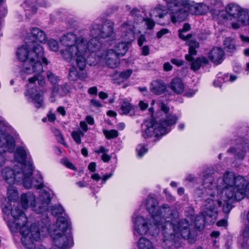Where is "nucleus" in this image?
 <instances>
[{
	"label": "nucleus",
	"mask_w": 249,
	"mask_h": 249,
	"mask_svg": "<svg viewBox=\"0 0 249 249\" xmlns=\"http://www.w3.org/2000/svg\"><path fill=\"white\" fill-rule=\"evenodd\" d=\"M57 112L63 116H64L66 115V111L63 107H59L57 108Z\"/></svg>",
	"instance_id": "338daca9"
},
{
	"label": "nucleus",
	"mask_w": 249,
	"mask_h": 249,
	"mask_svg": "<svg viewBox=\"0 0 249 249\" xmlns=\"http://www.w3.org/2000/svg\"><path fill=\"white\" fill-rule=\"evenodd\" d=\"M90 34L92 36L102 38L112 37L114 34V23L108 21L103 24L94 23L90 28Z\"/></svg>",
	"instance_id": "ddd939ff"
},
{
	"label": "nucleus",
	"mask_w": 249,
	"mask_h": 249,
	"mask_svg": "<svg viewBox=\"0 0 249 249\" xmlns=\"http://www.w3.org/2000/svg\"><path fill=\"white\" fill-rule=\"evenodd\" d=\"M145 42H146L145 36L143 35H141L138 39V44L139 46H142L143 44Z\"/></svg>",
	"instance_id": "5fc2aeb1"
},
{
	"label": "nucleus",
	"mask_w": 249,
	"mask_h": 249,
	"mask_svg": "<svg viewBox=\"0 0 249 249\" xmlns=\"http://www.w3.org/2000/svg\"><path fill=\"white\" fill-rule=\"evenodd\" d=\"M96 163L94 162H91L89 164L88 169L91 172H94L96 171Z\"/></svg>",
	"instance_id": "680f3d73"
},
{
	"label": "nucleus",
	"mask_w": 249,
	"mask_h": 249,
	"mask_svg": "<svg viewBox=\"0 0 249 249\" xmlns=\"http://www.w3.org/2000/svg\"><path fill=\"white\" fill-rule=\"evenodd\" d=\"M51 213L54 216L61 215L64 212L63 208L60 205H54L50 209Z\"/></svg>",
	"instance_id": "a19ab883"
},
{
	"label": "nucleus",
	"mask_w": 249,
	"mask_h": 249,
	"mask_svg": "<svg viewBox=\"0 0 249 249\" xmlns=\"http://www.w3.org/2000/svg\"><path fill=\"white\" fill-rule=\"evenodd\" d=\"M242 9V8L235 3H231L227 6L226 10L231 22L235 20Z\"/></svg>",
	"instance_id": "c85d7f7f"
},
{
	"label": "nucleus",
	"mask_w": 249,
	"mask_h": 249,
	"mask_svg": "<svg viewBox=\"0 0 249 249\" xmlns=\"http://www.w3.org/2000/svg\"><path fill=\"white\" fill-rule=\"evenodd\" d=\"M138 249H154V247L152 242L144 237L140 238L137 243Z\"/></svg>",
	"instance_id": "473e14b6"
},
{
	"label": "nucleus",
	"mask_w": 249,
	"mask_h": 249,
	"mask_svg": "<svg viewBox=\"0 0 249 249\" xmlns=\"http://www.w3.org/2000/svg\"><path fill=\"white\" fill-rule=\"evenodd\" d=\"M160 108L165 117L159 122L153 119L150 121H145L143 125L146 128L142 134L144 139L153 136L157 138L162 136L169 133L171 130V127L176 124L178 117L176 115L168 114L169 108L168 106L163 103H161Z\"/></svg>",
	"instance_id": "0eeeda50"
},
{
	"label": "nucleus",
	"mask_w": 249,
	"mask_h": 249,
	"mask_svg": "<svg viewBox=\"0 0 249 249\" xmlns=\"http://www.w3.org/2000/svg\"><path fill=\"white\" fill-rule=\"evenodd\" d=\"M212 168H207L202 173V185L205 189H196L195 195L198 197L204 195H210L215 197L218 191L223 190L226 197L230 201L241 200L245 196L249 197V181L242 176L235 177L231 172H227L223 175V178H216ZM249 180V173L247 176Z\"/></svg>",
	"instance_id": "f257e3e1"
},
{
	"label": "nucleus",
	"mask_w": 249,
	"mask_h": 249,
	"mask_svg": "<svg viewBox=\"0 0 249 249\" xmlns=\"http://www.w3.org/2000/svg\"><path fill=\"white\" fill-rule=\"evenodd\" d=\"M31 34L34 38L40 42H45L47 41L45 33L38 28H33Z\"/></svg>",
	"instance_id": "2f4dec72"
},
{
	"label": "nucleus",
	"mask_w": 249,
	"mask_h": 249,
	"mask_svg": "<svg viewBox=\"0 0 249 249\" xmlns=\"http://www.w3.org/2000/svg\"><path fill=\"white\" fill-rule=\"evenodd\" d=\"M247 148L249 149V142L240 144L236 147H232L229 149L228 152L235 154L236 158L243 159L247 151Z\"/></svg>",
	"instance_id": "a878e982"
},
{
	"label": "nucleus",
	"mask_w": 249,
	"mask_h": 249,
	"mask_svg": "<svg viewBox=\"0 0 249 249\" xmlns=\"http://www.w3.org/2000/svg\"><path fill=\"white\" fill-rule=\"evenodd\" d=\"M208 6L210 8L221 9L223 7V3L222 0H205Z\"/></svg>",
	"instance_id": "58836bf2"
},
{
	"label": "nucleus",
	"mask_w": 249,
	"mask_h": 249,
	"mask_svg": "<svg viewBox=\"0 0 249 249\" xmlns=\"http://www.w3.org/2000/svg\"><path fill=\"white\" fill-rule=\"evenodd\" d=\"M75 58L76 65L79 69V71H78L76 68L72 66L69 70L68 78L70 81L73 82H75L78 79L84 81L88 76L87 73L84 70L87 64L86 57H85V64L84 66L82 67L77 63V57H75Z\"/></svg>",
	"instance_id": "dca6fc26"
},
{
	"label": "nucleus",
	"mask_w": 249,
	"mask_h": 249,
	"mask_svg": "<svg viewBox=\"0 0 249 249\" xmlns=\"http://www.w3.org/2000/svg\"><path fill=\"white\" fill-rule=\"evenodd\" d=\"M110 157L107 153H104L102 156V160L105 162H108L110 160Z\"/></svg>",
	"instance_id": "774afa93"
},
{
	"label": "nucleus",
	"mask_w": 249,
	"mask_h": 249,
	"mask_svg": "<svg viewBox=\"0 0 249 249\" xmlns=\"http://www.w3.org/2000/svg\"><path fill=\"white\" fill-rule=\"evenodd\" d=\"M15 142L14 138L0 130V167L2 166L5 163L4 153L7 151L12 152L15 149Z\"/></svg>",
	"instance_id": "4468645a"
},
{
	"label": "nucleus",
	"mask_w": 249,
	"mask_h": 249,
	"mask_svg": "<svg viewBox=\"0 0 249 249\" xmlns=\"http://www.w3.org/2000/svg\"><path fill=\"white\" fill-rule=\"evenodd\" d=\"M150 53V48L148 46L145 45L142 48V54L144 56L148 55Z\"/></svg>",
	"instance_id": "864d4df0"
},
{
	"label": "nucleus",
	"mask_w": 249,
	"mask_h": 249,
	"mask_svg": "<svg viewBox=\"0 0 249 249\" xmlns=\"http://www.w3.org/2000/svg\"><path fill=\"white\" fill-rule=\"evenodd\" d=\"M167 89L165 83L160 80L153 81L151 85L150 90L156 95H160L164 93Z\"/></svg>",
	"instance_id": "bb28decb"
},
{
	"label": "nucleus",
	"mask_w": 249,
	"mask_h": 249,
	"mask_svg": "<svg viewBox=\"0 0 249 249\" xmlns=\"http://www.w3.org/2000/svg\"><path fill=\"white\" fill-rule=\"evenodd\" d=\"M166 4L167 7L170 11L176 8V7H179L180 6L185 7V6L189 5L188 0H162Z\"/></svg>",
	"instance_id": "7c9ffc66"
},
{
	"label": "nucleus",
	"mask_w": 249,
	"mask_h": 249,
	"mask_svg": "<svg viewBox=\"0 0 249 249\" xmlns=\"http://www.w3.org/2000/svg\"><path fill=\"white\" fill-rule=\"evenodd\" d=\"M25 94V96H29L35 102V106L36 108H39L43 105V92L41 94L36 90V92L34 93L32 90L28 89Z\"/></svg>",
	"instance_id": "cd10ccee"
},
{
	"label": "nucleus",
	"mask_w": 249,
	"mask_h": 249,
	"mask_svg": "<svg viewBox=\"0 0 249 249\" xmlns=\"http://www.w3.org/2000/svg\"><path fill=\"white\" fill-rule=\"evenodd\" d=\"M222 202L213 198H207L205 200L201 213L195 218V224L198 229H202L205 224H213L217 217L218 209Z\"/></svg>",
	"instance_id": "9d476101"
},
{
	"label": "nucleus",
	"mask_w": 249,
	"mask_h": 249,
	"mask_svg": "<svg viewBox=\"0 0 249 249\" xmlns=\"http://www.w3.org/2000/svg\"><path fill=\"white\" fill-rule=\"evenodd\" d=\"M143 20L145 22V24L147 26V28L149 30L152 29L155 25V22L150 18H144Z\"/></svg>",
	"instance_id": "8fccbe9b"
},
{
	"label": "nucleus",
	"mask_w": 249,
	"mask_h": 249,
	"mask_svg": "<svg viewBox=\"0 0 249 249\" xmlns=\"http://www.w3.org/2000/svg\"><path fill=\"white\" fill-rule=\"evenodd\" d=\"M83 136L84 133L81 131H73L71 133L73 139L77 144L81 143V137Z\"/></svg>",
	"instance_id": "37998d69"
},
{
	"label": "nucleus",
	"mask_w": 249,
	"mask_h": 249,
	"mask_svg": "<svg viewBox=\"0 0 249 249\" xmlns=\"http://www.w3.org/2000/svg\"><path fill=\"white\" fill-rule=\"evenodd\" d=\"M169 87L176 93L181 94L184 89V86L179 78H175L172 79Z\"/></svg>",
	"instance_id": "c756f323"
},
{
	"label": "nucleus",
	"mask_w": 249,
	"mask_h": 249,
	"mask_svg": "<svg viewBox=\"0 0 249 249\" xmlns=\"http://www.w3.org/2000/svg\"><path fill=\"white\" fill-rule=\"evenodd\" d=\"M248 236L244 235V230L242 234L239 236L238 238V246L242 249H248L249 248V243L248 242Z\"/></svg>",
	"instance_id": "e433bc0d"
},
{
	"label": "nucleus",
	"mask_w": 249,
	"mask_h": 249,
	"mask_svg": "<svg viewBox=\"0 0 249 249\" xmlns=\"http://www.w3.org/2000/svg\"><path fill=\"white\" fill-rule=\"evenodd\" d=\"M104 134L107 139H111L118 137V133L116 130H104Z\"/></svg>",
	"instance_id": "c03bdc74"
},
{
	"label": "nucleus",
	"mask_w": 249,
	"mask_h": 249,
	"mask_svg": "<svg viewBox=\"0 0 249 249\" xmlns=\"http://www.w3.org/2000/svg\"><path fill=\"white\" fill-rule=\"evenodd\" d=\"M16 54L20 61L24 62L21 72L22 78L25 79V74L34 73L33 77L28 78L27 88L32 89V85L34 84L36 81L39 86H43L45 84V80L41 75L43 72L42 63L47 65L49 62L44 56L43 47L36 42H32L19 47Z\"/></svg>",
	"instance_id": "f03ea898"
},
{
	"label": "nucleus",
	"mask_w": 249,
	"mask_h": 249,
	"mask_svg": "<svg viewBox=\"0 0 249 249\" xmlns=\"http://www.w3.org/2000/svg\"><path fill=\"white\" fill-rule=\"evenodd\" d=\"M227 200L225 201V203L224 204L223 206V210L224 213H230L232 209V203L234 202L235 200L230 201L228 198Z\"/></svg>",
	"instance_id": "de8ad7c7"
},
{
	"label": "nucleus",
	"mask_w": 249,
	"mask_h": 249,
	"mask_svg": "<svg viewBox=\"0 0 249 249\" xmlns=\"http://www.w3.org/2000/svg\"><path fill=\"white\" fill-rule=\"evenodd\" d=\"M90 103L93 106L96 107H100L102 106L101 103L99 101L95 99H91Z\"/></svg>",
	"instance_id": "052dcab7"
},
{
	"label": "nucleus",
	"mask_w": 249,
	"mask_h": 249,
	"mask_svg": "<svg viewBox=\"0 0 249 249\" xmlns=\"http://www.w3.org/2000/svg\"><path fill=\"white\" fill-rule=\"evenodd\" d=\"M28 150L23 147H18L14 155L15 159L18 162L22 163V165H28L29 163H31L32 164V168L33 169L32 162L28 161V163L25 162L26 159L28 156Z\"/></svg>",
	"instance_id": "b1692460"
},
{
	"label": "nucleus",
	"mask_w": 249,
	"mask_h": 249,
	"mask_svg": "<svg viewBox=\"0 0 249 249\" xmlns=\"http://www.w3.org/2000/svg\"><path fill=\"white\" fill-rule=\"evenodd\" d=\"M132 70L130 69L121 72L119 75V80L121 82H123L127 80L132 74Z\"/></svg>",
	"instance_id": "79ce46f5"
},
{
	"label": "nucleus",
	"mask_w": 249,
	"mask_h": 249,
	"mask_svg": "<svg viewBox=\"0 0 249 249\" xmlns=\"http://www.w3.org/2000/svg\"><path fill=\"white\" fill-rule=\"evenodd\" d=\"M120 107L118 110L119 113L121 115L130 114L133 116L135 114L138 107L136 106H132L131 104L126 100H122L120 102Z\"/></svg>",
	"instance_id": "5701e85b"
},
{
	"label": "nucleus",
	"mask_w": 249,
	"mask_h": 249,
	"mask_svg": "<svg viewBox=\"0 0 249 249\" xmlns=\"http://www.w3.org/2000/svg\"><path fill=\"white\" fill-rule=\"evenodd\" d=\"M166 13L165 6L161 4H159L153 9L151 10L150 15L151 17L154 16L155 17L162 18L166 15Z\"/></svg>",
	"instance_id": "72a5a7b5"
},
{
	"label": "nucleus",
	"mask_w": 249,
	"mask_h": 249,
	"mask_svg": "<svg viewBox=\"0 0 249 249\" xmlns=\"http://www.w3.org/2000/svg\"><path fill=\"white\" fill-rule=\"evenodd\" d=\"M135 28L131 21L124 22L119 28L120 36L126 41L121 42L115 44L114 50L119 56H123L128 51L127 43H131L135 38Z\"/></svg>",
	"instance_id": "f8f14e48"
},
{
	"label": "nucleus",
	"mask_w": 249,
	"mask_h": 249,
	"mask_svg": "<svg viewBox=\"0 0 249 249\" xmlns=\"http://www.w3.org/2000/svg\"><path fill=\"white\" fill-rule=\"evenodd\" d=\"M93 37L89 41L86 40V46L87 47V53L86 58L88 56V53H94L99 51L102 47V42L98 36H92Z\"/></svg>",
	"instance_id": "393cba45"
},
{
	"label": "nucleus",
	"mask_w": 249,
	"mask_h": 249,
	"mask_svg": "<svg viewBox=\"0 0 249 249\" xmlns=\"http://www.w3.org/2000/svg\"><path fill=\"white\" fill-rule=\"evenodd\" d=\"M71 91V87L67 83H64L59 88L56 86L52 88V93L50 98V101L51 103H54L55 101V96L58 95L60 97H64L67 95Z\"/></svg>",
	"instance_id": "aec40b11"
},
{
	"label": "nucleus",
	"mask_w": 249,
	"mask_h": 249,
	"mask_svg": "<svg viewBox=\"0 0 249 249\" xmlns=\"http://www.w3.org/2000/svg\"><path fill=\"white\" fill-rule=\"evenodd\" d=\"M32 164L15 165L13 168L5 167L2 171V176L4 180L10 185L21 183L26 189L35 188L40 189L43 187V178L39 174L33 178Z\"/></svg>",
	"instance_id": "20e7f679"
},
{
	"label": "nucleus",
	"mask_w": 249,
	"mask_h": 249,
	"mask_svg": "<svg viewBox=\"0 0 249 249\" xmlns=\"http://www.w3.org/2000/svg\"><path fill=\"white\" fill-rule=\"evenodd\" d=\"M61 44L65 47L60 51L63 58L68 62L77 57V61L80 67L85 64V57H86L87 47L86 39L82 36L77 37L73 33H68L60 39Z\"/></svg>",
	"instance_id": "423d86ee"
},
{
	"label": "nucleus",
	"mask_w": 249,
	"mask_h": 249,
	"mask_svg": "<svg viewBox=\"0 0 249 249\" xmlns=\"http://www.w3.org/2000/svg\"><path fill=\"white\" fill-rule=\"evenodd\" d=\"M171 21L176 23L184 21L188 16V12L184 8L179 7L169 11Z\"/></svg>",
	"instance_id": "412c9836"
},
{
	"label": "nucleus",
	"mask_w": 249,
	"mask_h": 249,
	"mask_svg": "<svg viewBox=\"0 0 249 249\" xmlns=\"http://www.w3.org/2000/svg\"><path fill=\"white\" fill-rule=\"evenodd\" d=\"M97 91V88L95 86L89 88L88 90V93L90 95H96Z\"/></svg>",
	"instance_id": "6e6d98bb"
},
{
	"label": "nucleus",
	"mask_w": 249,
	"mask_h": 249,
	"mask_svg": "<svg viewBox=\"0 0 249 249\" xmlns=\"http://www.w3.org/2000/svg\"><path fill=\"white\" fill-rule=\"evenodd\" d=\"M46 76L49 82L53 85L58 84L60 80L59 76L56 75L50 71H48L46 72Z\"/></svg>",
	"instance_id": "ea45409f"
},
{
	"label": "nucleus",
	"mask_w": 249,
	"mask_h": 249,
	"mask_svg": "<svg viewBox=\"0 0 249 249\" xmlns=\"http://www.w3.org/2000/svg\"><path fill=\"white\" fill-rule=\"evenodd\" d=\"M136 151L137 152L138 156L141 158L144 154L147 152L148 149L145 148L144 145L140 144L138 145L136 147Z\"/></svg>",
	"instance_id": "49530a36"
},
{
	"label": "nucleus",
	"mask_w": 249,
	"mask_h": 249,
	"mask_svg": "<svg viewBox=\"0 0 249 249\" xmlns=\"http://www.w3.org/2000/svg\"><path fill=\"white\" fill-rule=\"evenodd\" d=\"M184 32H182L179 30L178 36L180 38L184 40H187V43L189 46V54L185 55V58L187 61H192L193 60V55H196V49L198 48L199 46V44L198 42L193 40H189L191 37L192 35L190 34L185 36L183 34Z\"/></svg>",
	"instance_id": "2eb2a0df"
},
{
	"label": "nucleus",
	"mask_w": 249,
	"mask_h": 249,
	"mask_svg": "<svg viewBox=\"0 0 249 249\" xmlns=\"http://www.w3.org/2000/svg\"><path fill=\"white\" fill-rule=\"evenodd\" d=\"M54 134L56 137H60V140L58 139V142H59L60 143L65 145V143L64 142V139L62 137V134H61V132L59 130L56 129L54 131Z\"/></svg>",
	"instance_id": "603ef678"
},
{
	"label": "nucleus",
	"mask_w": 249,
	"mask_h": 249,
	"mask_svg": "<svg viewBox=\"0 0 249 249\" xmlns=\"http://www.w3.org/2000/svg\"><path fill=\"white\" fill-rule=\"evenodd\" d=\"M189 5L185 6V8L189 9L194 15H201L206 13L209 9V6L205 2L195 3L194 1L188 0Z\"/></svg>",
	"instance_id": "6ab92c4d"
},
{
	"label": "nucleus",
	"mask_w": 249,
	"mask_h": 249,
	"mask_svg": "<svg viewBox=\"0 0 249 249\" xmlns=\"http://www.w3.org/2000/svg\"><path fill=\"white\" fill-rule=\"evenodd\" d=\"M163 69L165 71H168L172 70V66L169 62H166L163 65Z\"/></svg>",
	"instance_id": "69168bd1"
},
{
	"label": "nucleus",
	"mask_w": 249,
	"mask_h": 249,
	"mask_svg": "<svg viewBox=\"0 0 249 249\" xmlns=\"http://www.w3.org/2000/svg\"><path fill=\"white\" fill-rule=\"evenodd\" d=\"M224 51L222 48L219 47L213 48L208 54L209 59L215 65L222 63L224 59Z\"/></svg>",
	"instance_id": "4be33fe9"
},
{
	"label": "nucleus",
	"mask_w": 249,
	"mask_h": 249,
	"mask_svg": "<svg viewBox=\"0 0 249 249\" xmlns=\"http://www.w3.org/2000/svg\"><path fill=\"white\" fill-rule=\"evenodd\" d=\"M171 62L177 66H180L183 64V61L181 60L177 59H172L171 60Z\"/></svg>",
	"instance_id": "e2e57ef3"
},
{
	"label": "nucleus",
	"mask_w": 249,
	"mask_h": 249,
	"mask_svg": "<svg viewBox=\"0 0 249 249\" xmlns=\"http://www.w3.org/2000/svg\"><path fill=\"white\" fill-rule=\"evenodd\" d=\"M231 27L233 29H237L242 25H249V10L242 8L235 20L231 22Z\"/></svg>",
	"instance_id": "a211bd4d"
},
{
	"label": "nucleus",
	"mask_w": 249,
	"mask_h": 249,
	"mask_svg": "<svg viewBox=\"0 0 249 249\" xmlns=\"http://www.w3.org/2000/svg\"><path fill=\"white\" fill-rule=\"evenodd\" d=\"M51 194L47 191L41 190L37 199L35 196L31 192L22 194L20 196V201L23 209H26L29 207L37 213L42 214V219H45V215L48 210V206L51 201Z\"/></svg>",
	"instance_id": "6e6552de"
},
{
	"label": "nucleus",
	"mask_w": 249,
	"mask_h": 249,
	"mask_svg": "<svg viewBox=\"0 0 249 249\" xmlns=\"http://www.w3.org/2000/svg\"><path fill=\"white\" fill-rule=\"evenodd\" d=\"M169 223L171 226H169L166 221L162 225L161 230L163 235L162 246L165 249H170L173 246L178 249L181 246L182 239H193L191 232L190 230L188 221L185 219L179 220V216L177 222L173 221L169 219Z\"/></svg>",
	"instance_id": "39448f33"
},
{
	"label": "nucleus",
	"mask_w": 249,
	"mask_h": 249,
	"mask_svg": "<svg viewBox=\"0 0 249 249\" xmlns=\"http://www.w3.org/2000/svg\"><path fill=\"white\" fill-rule=\"evenodd\" d=\"M108 150L106 149L104 146H100L98 149L94 151L96 153L98 154L101 153H103V154H104V153L108 152Z\"/></svg>",
	"instance_id": "bf43d9fd"
},
{
	"label": "nucleus",
	"mask_w": 249,
	"mask_h": 249,
	"mask_svg": "<svg viewBox=\"0 0 249 249\" xmlns=\"http://www.w3.org/2000/svg\"><path fill=\"white\" fill-rule=\"evenodd\" d=\"M61 162L67 168L73 170H76V168L74 165L70 162L68 159H64L61 160Z\"/></svg>",
	"instance_id": "3c124183"
},
{
	"label": "nucleus",
	"mask_w": 249,
	"mask_h": 249,
	"mask_svg": "<svg viewBox=\"0 0 249 249\" xmlns=\"http://www.w3.org/2000/svg\"><path fill=\"white\" fill-rule=\"evenodd\" d=\"M120 56L116 54L114 49H109L105 52L101 58L108 67L114 69L118 67L120 64L119 57Z\"/></svg>",
	"instance_id": "f3484780"
},
{
	"label": "nucleus",
	"mask_w": 249,
	"mask_h": 249,
	"mask_svg": "<svg viewBox=\"0 0 249 249\" xmlns=\"http://www.w3.org/2000/svg\"><path fill=\"white\" fill-rule=\"evenodd\" d=\"M159 220L160 221L157 222L152 219V216L150 218H144L142 216H137L133 222L134 234L135 235L149 234L153 236L158 235L162 225L165 222L163 219H160Z\"/></svg>",
	"instance_id": "9b49d317"
},
{
	"label": "nucleus",
	"mask_w": 249,
	"mask_h": 249,
	"mask_svg": "<svg viewBox=\"0 0 249 249\" xmlns=\"http://www.w3.org/2000/svg\"><path fill=\"white\" fill-rule=\"evenodd\" d=\"M208 62V59L205 57L198 58L192 62L191 69L193 71H197L200 68L202 64H207Z\"/></svg>",
	"instance_id": "f704fd0d"
},
{
	"label": "nucleus",
	"mask_w": 249,
	"mask_h": 249,
	"mask_svg": "<svg viewBox=\"0 0 249 249\" xmlns=\"http://www.w3.org/2000/svg\"><path fill=\"white\" fill-rule=\"evenodd\" d=\"M113 176V173H111L109 174H107L104 175L102 178L103 182V184H104L106 183L107 180Z\"/></svg>",
	"instance_id": "0e129e2a"
},
{
	"label": "nucleus",
	"mask_w": 249,
	"mask_h": 249,
	"mask_svg": "<svg viewBox=\"0 0 249 249\" xmlns=\"http://www.w3.org/2000/svg\"><path fill=\"white\" fill-rule=\"evenodd\" d=\"M185 180L194 183L196 181V178L193 175H188L186 177Z\"/></svg>",
	"instance_id": "13d9d810"
},
{
	"label": "nucleus",
	"mask_w": 249,
	"mask_h": 249,
	"mask_svg": "<svg viewBox=\"0 0 249 249\" xmlns=\"http://www.w3.org/2000/svg\"><path fill=\"white\" fill-rule=\"evenodd\" d=\"M169 32L168 30L167 29H162L160 31H159L157 33V37L158 38H160L162 37V36L167 33H168Z\"/></svg>",
	"instance_id": "4d7b16f0"
},
{
	"label": "nucleus",
	"mask_w": 249,
	"mask_h": 249,
	"mask_svg": "<svg viewBox=\"0 0 249 249\" xmlns=\"http://www.w3.org/2000/svg\"><path fill=\"white\" fill-rule=\"evenodd\" d=\"M224 82H225V79L223 78L222 74L219 73L217 79L213 81V85L215 87H221L222 84Z\"/></svg>",
	"instance_id": "09e8293b"
},
{
	"label": "nucleus",
	"mask_w": 249,
	"mask_h": 249,
	"mask_svg": "<svg viewBox=\"0 0 249 249\" xmlns=\"http://www.w3.org/2000/svg\"><path fill=\"white\" fill-rule=\"evenodd\" d=\"M224 45L225 49L228 52L232 53L236 50L234 40L230 37L226 38L225 39Z\"/></svg>",
	"instance_id": "4c0bfd02"
},
{
	"label": "nucleus",
	"mask_w": 249,
	"mask_h": 249,
	"mask_svg": "<svg viewBox=\"0 0 249 249\" xmlns=\"http://www.w3.org/2000/svg\"><path fill=\"white\" fill-rule=\"evenodd\" d=\"M158 205L157 200L153 197H148L146 199V207L152 216V219L157 222L160 221L159 219H163L166 221L169 226H171V224L169 223V219L173 222H177L179 214L176 209L170 207L167 204H163L159 208H157Z\"/></svg>",
	"instance_id": "1a4fd4ad"
},
{
	"label": "nucleus",
	"mask_w": 249,
	"mask_h": 249,
	"mask_svg": "<svg viewBox=\"0 0 249 249\" xmlns=\"http://www.w3.org/2000/svg\"><path fill=\"white\" fill-rule=\"evenodd\" d=\"M48 45L50 49L53 51H57L59 49L58 42L53 39H49L48 41Z\"/></svg>",
	"instance_id": "a18cd8bd"
},
{
	"label": "nucleus",
	"mask_w": 249,
	"mask_h": 249,
	"mask_svg": "<svg viewBox=\"0 0 249 249\" xmlns=\"http://www.w3.org/2000/svg\"><path fill=\"white\" fill-rule=\"evenodd\" d=\"M65 216L57 218L56 223L57 229L53 231L52 227H54V225H51L48 216L45 214V219L38 222L37 229V231L39 232V237L41 235L45 236L47 233L50 234L54 244L62 249H67L73 244L71 235L65 234L70 225L69 217L65 213Z\"/></svg>",
	"instance_id": "7ed1b4c3"
},
{
	"label": "nucleus",
	"mask_w": 249,
	"mask_h": 249,
	"mask_svg": "<svg viewBox=\"0 0 249 249\" xmlns=\"http://www.w3.org/2000/svg\"><path fill=\"white\" fill-rule=\"evenodd\" d=\"M7 197L10 201H15L18 198V194L15 187L10 185L7 188Z\"/></svg>",
	"instance_id": "c9c22d12"
}]
</instances>
